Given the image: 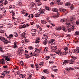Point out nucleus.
<instances>
[{
  "mask_svg": "<svg viewBox=\"0 0 79 79\" xmlns=\"http://www.w3.org/2000/svg\"><path fill=\"white\" fill-rule=\"evenodd\" d=\"M0 32H1V33H2L3 34L4 33V31L3 30H1Z\"/></svg>",
  "mask_w": 79,
  "mask_h": 79,
  "instance_id": "obj_48",
  "label": "nucleus"
},
{
  "mask_svg": "<svg viewBox=\"0 0 79 79\" xmlns=\"http://www.w3.org/2000/svg\"><path fill=\"white\" fill-rule=\"evenodd\" d=\"M50 5H54V2H52L50 3Z\"/></svg>",
  "mask_w": 79,
  "mask_h": 79,
  "instance_id": "obj_45",
  "label": "nucleus"
},
{
  "mask_svg": "<svg viewBox=\"0 0 79 79\" xmlns=\"http://www.w3.org/2000/svg\"><path fill=\"white\" fill-rule=\"evenodd\" d=\"M52 50H55L57 49V47L53 46L52 47Z\"/></svg>",
  "mask_w": 79,
  "mask_h": 79,
  "instance_id": "obj_9",
  "label": "nucleus"
},
{
  "mask_svg": "<svg viewBox=\"0 0 79 79\" xmlns=\"http://www.w3.org/2000/svg\"><path fill=\"white\" fill-rule=\"evenodd\" d=\"M4 57H6V58H5L6 60L7 61H10V57H8V56H5Z\"/></svg>",
  "mask_w": 79,
  "mask_h": 79,
  "instance_id": "obj_7",
  "label": "nucleus"
},
{
  "mask_svg": "<svg viewBox=\"0 0 79 79\" xmlns=\"http://www.w3.org/2000/svg\"><path fill=\"white\" fill-rule=\"evenodd\" d=\"M28 76H29V77H30V78L28 77V79H31V73H30V74H28Z\"/></svg>",
  "mask_w": 79,
  "mask_h": 79,
  "instance_id": "obj_39",
  "label": "nucleus"
},
{
  "mask_svg": "<svg viewBox=\"0 0 79 79\" xmlns=\"http://www.w3.org/2000/svg\"><path fill=\"white\" fill-rule=\"evenodd\" d=\"M70 21L72 23H73V20H74V18L73 17L70 18Z\"/></svg>",
  "mask_w": 79,
  "mask_h": 79,
  "instance_id": "obj_16",
  "label": "nucleus"
},
{
  "mask_svg": "<svg viewBox=\"0 0 79 79\" xmlns=\"http://www.w3.org/2000/svg\"><path fill=\"white\" fill-rule=\"evenodd\" d=\"M68 63H69V62H68L67 60H65L63 63V64H68Z\"/></svg>",
  "mask_w": 79,
  "mask_h": 79,
  "instance_id": "obj_22",
  "label": "nucleus"
},
{
  "mask_svg": "<svg viewBox=\"0 0 79 79\" xmlns=\"http://www.w3.org/2000/svg\"><path fill=\"white\" fill-rule=\"evenodd\" d=\"M69 5H70V2H68L66 3L65 6H69Z\"/></svg>",
  "mask_w": 79,
  "mask_h": 79,
  "instance_id": "obj_21",
  "label": "nucleus"
},
{
  "mask_svg": "<svg viewBox=\"0 0 79 79\" xmlns=\"http://www.w3.org/2000/svg\"><path fill=\"white\" fill-rule=\"evenodd\" d=\"M52 58L55 59V57H56V56L55 54H52Z\"/></svg>",
  "mask_w": 79,
  "mask_h": 79,
  "instance_id": "obj_15",
  "label": "nucleus"
},
{
  "mask_svg": "<svg viewBox=\"0 0 79 79\" xmlns=\"http://www.w3.org/2000/svg\"><path fill=\"white\" fill-rule=\"evenodd\" d=\"M54 40H51V45H55V43H54Z\"/></svg>",
  "mask_w": 79,
  "mask_h": 79,
  "instance_id": "obj_14",
  "label": "nucleus"
},
{
  "mask_svg": "<svg viewBox=\"0 0 79 79\" xmlns=\"http://www.w3.org/2000/svg\"><path fill=\"white\" fill-rule=\"evenodd\" d=\"M31 66L32 67V68H34V65L33 64H31Z\"/></svg>",
  "mask_w": 79,
  "mask_h": 79,
  "instance_id": "obj_47",
  "label": "nucleus"
},
{
  "mask_svg": "<svg viewBox=\"0 0 79 79\" xmlns=\"http://www.w3.org/2000/svg\"><path fill=\"white\" fill-rule=\"evenodd\" d=\"M22 63V64H21ZM20 64H21L22 65H23L24 64V63L22 61H20Z\"/></svg>",
  "mask_w": 79,
  "mask_h": 79,
  "instance_id": "obj_42",
  "label": "nucleus"
},
{
  "mask_svg": "<svg viewBox=\"0 0 79 79\" xmlns=\"http://www.w3.org/2000/svg\"><path fill=\"white\" fill-rule=\"evenodd\" d=\"M40 14L39 13H37L36 14H35V17H36V18H38V17H39V16H40Z\"/></svg>",
  "mask_w": 79,
  "mask_h": 79,
  "instance_id": "obj_11",
  "label": "nucleus"
},
{
  "mask_svg": "<svg viewBox=\"0 0 79 79\" xmlns=\"http://www.w3.org/2000/svg\"><path fill=\"white\" fill-rule=\"evenodd\" d=\"M35 52H37V53H40V50H39V49L37 48H35Z\"/></svg>",
  "mask_w": 79,
  "mask_h": 79,
  "instance_id": "obj_18",
  "label": "nucleus"
},
{
  "mask_svg": "<svg viewBox=\"0 0 79 79\" xmlns=\"http://www.w3.org/2000/svg\"><path fill=\"white\" fill-rule=\"evenodd\" d=\"M25 33H22V37H25Z\"/></svg>",
  "mask_w": 79,
  "mask_h": 79,
  "instance_id": "obj_35",
  "label": "nucleus"
},
{
  "mask_svg": "<svg viewBox=\"0 0 79 79\" xmlns=\"http://www.w3.org/2000/svg\"><path fill=\"white\" fill-rule=\"evenodd\" d=\"M42 9L41 8L40 9V10L39 11H40V13H41V14H44V11L43 10H41Z\"/></svg>",
  "mask_w": 79,
  "mask_h": 79,
  "instance_id": "obj_20",
  "label": "nucleus"
},
{
  "mask_svg": "<svg viewBox=\"0 0 79 79\" xmlns=\"http://www.w3.org/2000/svg\"><path fill=\"white\" fill-rule=\"evenodd\" d=\"M42 5V3H41L38 2L37 3V5H38V6H40V5Z\"/></svg>",
  "mask_w": 79,
  "mask_h": 79,
  "instance_id": "obj_43",
  "label": "nucleus"
},
{
  "mask_svg": "<svg viewBox=\"0 0 79 79\" xmlns=\"http://www.w3.org/2000/svg\"><path fill=\"white\" fill-rule=\"evenodd\" d=\"M57 2L59 3V5H63V3L60 2V1L58 0Z\"/></svg>",
  "mask_w": 79,
  "mask_h": 79,
  "instance_id": "obj_29",
  "label": "nucleus"
},
{
  "mask_svg": "<svg viewBox=\"0 0 79 79\" xmlns=\"http://www.w3.org/2000/svg\"><path fill=\"white\" fill-rule=\"evenodd\" d=\"M76 24L77 25H79V22L76 21Z\"/></svg>",
  "mask_w": 79,
  "mask_h": 79,
  "instance_id": "obj_52",
  "label": "nucleus"
},
{
  "mask_svg": "<svg viewBox=\"0 0 79 79\" xmlns=\"http://www.w3.org/2000/svg\"><path fill=\"white\" fill-rule=\"evenodd\" d=\"M69 63L70 64H73L74 63V60H73V59H72L70 60Z\"/></svg>",
  "mask_w": 79,
  "mask_h": 79,
  "instance_id": "obj_8",
  "label": "nucleus"
},
{
  "mask_svg": "<svg viewBox=\"0 0 79 79\" xmlns=\"http://www.w3.org/2000/svg\"><path fill=\"white\" fill-rule=\"evenodd\" d=\"M77 53H79V48L78 47H77Z\"/></svg>",
  "mask_w": 79,
  "mask_h": 79,
  "instance_id": "obj_33",
  "label": "nucleus"
},
{
  "mask_svg": "<svg viewBox=\"0 0 79 79\" xmlns=\"http://www.w3.org/2000/svg\"><path fill=\"white\" fill-rule=\"evenodd\" d=\"M64 51H68V48H66L64 49Z\"/></svg>",
  "mask_w": 79,
  "mask_h": 79,
  "instance_id": "obj_44",
  "label": "nucleus"
},
{
  "mask_svg": "<svg viewBox=\"0 0 79 79\" xmlns=\"http://www.w3.org/2000/svg\"><path fill=\"white\" fill-rule=\"evenodd\" d=\"M61 22L62 23H63L64 22V19H62L60 20Z\"/></svg>",
  "mask_w": 79,
  "mask_h": 79,
  "instance_id": "obj_54",
  "label": "nucleus"
},
{
  "mask_svg": "<svg viewBox=\"0 0 79 79\" xmlns=\"http://www.w3.org/2000/svg\"><path fill=\"white\" fill-rule=\"evenodd\" d=\"M3 24H0V28H2V27H3Z\"/></svg>",
  "mask_w": 79,
  "mask_h": 79,
  "instance_id": "obj_50",
  "label": "nucleus"
},
{
  "mask_svg": "<svg viewBox=\"0 0 79 79\" xmlns=\"http://www.w3.org/2000/svg\"><path fill=\"white\" fill-rule=\"evenodd\" d=\"M31 17L32 18H34V16H33V14H31Z\"/></svg>",
  "mask_w": 79,
  "mask_h": 79,
  "instance_id": "obj_57",
  "label": "nucleus"
},
{
  "mask_svg": "<svg viewBox=\"0 0 79 79\" xmlns=\"http://www.w3.org/2000/svg\"><path fill=\"white\" fill-rule=\"evenodd\" d=\"M66 24H67V25H70V23H66Z\"/></svg>",
  "mask_w": 79,
  "mask_h": 79,
  "instance_id": "obj_62",
  "label": "nucleus"
},
{
  "mask_svg": "<svg viewBox=\"0 0 79 79\" xmlns=\"http://www.w3.org/2000/svg\"><path fill=\"white\" fill-rule=\"evenodd\" d=\"M2 23H3V24H5V23H6V21L5 20H4L3 21H2Z\"/></svg>",
  "mask_w": 79,
  "mask_h": 79,
  "instance_id": "obj_53",
  "label": "nucleus"
},
{
  "mask_svg": "<svg viewBox=\"0 0 79 79\" xmlns=\"http://www.w3.org/2000/svg\"><path fill=\"white\" fill-rule=\"evenodd\" d=\"M45 8L46 10H48V11H49V10H50V8L49 7L46 6L45 7Z\"/></svg>",
  "mask_w": 79,
  "mask_h": 79,
  "instance_id": "obj_28",
  "label": "nucleus"
},
{
  "mask_svg": "<svg viewBox=\"0 0 79 79\" xmlns=\"http://www.w3.org/2000/svg\"><path fill=\"white\" fill-rule=\"evenodd\" d=\"M13 35H14V36H15V37H16L17 36H18V35L16 33H14Z\"/></svg>",
  "mask_w": 79,
  "mask_h": 79,
  "instance_id": "obj_32",
  "label": "nucleus"
},
{
  "mask_svg": "<svg viewBox=\"0 0 79 79\" xmlns=\"http://www.w3.org/2000/svg\"><path fill=\"white\" fill-rule=\"evenodd\" d=\"M26 27V24H24L22 26V28H25V27Z\"/></svg>",
  "mask_w": 79,
  "mask_h": 79,
  "instance_id": "obj_36",
  "label": "nucleus"
},
{
  "mask_svg": "<svg viewBox=\"0 0 79 79\" xmlns=\"http://www.w3.org/2000/svg\"><path fill=\"white\" fill-rule=\"evenodd\" d=\"M59 11H63L64 10V9H62V8H59Z\"/></svg>",
  "mask_w": 79,
  "mask_h": 79,
  "instance_id": "obj_31",
  "label": "nucleus"
},
{
  "mask_svg": "<svg viewBox=\"0 0 79 79\" xmlns=\"http://www.w3.org/2000/svg\"><path fill=\"white\" fill-rule=\"evenodd\" d=\"M1 64H5V59H2L0 61Z\"/></svg>",
  "mask_w": 79,
  "mask_h": 79,
  "instance_id": "obj_10",
  "label": "nucleus"
},
{
  "mask_svg": "<svg viewBox=\"0 0 79 79\" xmlns=\"http://www.w3.org/2000/svg\"><path fill=\"white\" fill-rule=\"evenodd\" d=\"M43 44L44 45H47V40H45L43 42Z\"/></svg>",
  "mask_w": 79,
  "mask_h": 79,
  "instance_id": "obj_12",
  "label": "nucleus"
},
{
  "mask_svg": "<svg viewBox=\"0 0 79 79\" xmlns=\"http://www.w3.org/2000/svg\"><path fill=\"white\" fill-rule=\"evenodd\" d=\"M68 31L69 32H71V28H69L68 29Z\"/></svg>",
  "mask_w": 79,
  "mask_h": 79,
  "instance_id": "obj_37",
  "label": "nucleus"
},
{
  "mask_svg": "<svg viewBox=\"0 0 79 79\" xmlns=\"http://www.w3.org/2000/svg\"><path fill=\"white\" fill-rule=\"evenodd\" d=\"M62 29L64 31H65V32H66V28H64V27H62Z\"/></svg>",
  "mask_w": 79,
  "mask_h": 79,
  "instance_id": "obj_26",
  "label": "nucleus"
},
{
  "mask_svg": "<svg viewBox=\"0 0 79 79\" xmlns=\"http://www.w3.org/2000/svg\"><path fill=\"white\" fill-rule=\"evenodd\" d=\"M56 30H59V31H60V30H61V27H58L57 28H56Z\"/></svg>",
  "mask_w": 79,
  "mask_h": 79,
  "instance_id": "obj_27",
  "label": "nucleus"
},
{
  "mask_svg": "<svg viewBox=\"0 0 79 79\" xmlns=\"http://www.w3.org/2000/svg\"><path fill=\"white\" fill-rule=\"evenodd\" d=\"M55 53H56V54H58L60 56H62L63 55H67L68 53V51H64L63 52V54L61 52V51L60 50H57V52H55Z\"/></svg>",
  "mask_w": 79,
  "mask_h": 79,
  "instance_id": "obj_1",
  "label": "nucleus"
},
{
  "mask_svg": "<svg viewBox=\"0 0 79 79\" xmlns=\"http://www.w3.org/2000/svg\"><path fill=\"white\" fill-rule=\"evenodd\" d=\"M9 10L10 11V13H12V16H13L14 15H15V12L13 11V9H12V6H10L9 7Z\"/></svg>",
  "mask_w": 79,
  "mask_h": 79,
  "instance_id": "obj_5",
  "label": "nucleus"
},
{
  "mask_svg": "<svg viewBox=\"0 0 79 79\" xmlns=\"http://www.w3.org/2000/svg\"><path fill=\"white\" fill-rule=\"evenodd\" d=\"M33 48V47L32 46H30L29 47V49L30 50H32V49Z\"/></svg>",
  "mask_w": 79,
  "mask_h": 79,
  "instance_id": "obj_46",
  "label": "nucleus"
},
{
  "mask_svg": "<svg viewBox=\"0 0 79 79\" xmlns=\"http://www.w3.org/2000/svg\"><path fill=\"white\" fill-rule=\"evenodd\" d=\"M40 40L39 39H36V40L35 42V43L36 44H39V40Z\"/></svg>",
  "mask_w": 79,
  "mask_h": 79,
  "instance_id": "obj_17",
  "label": "nucleus"
},
{
  "mask_svg": "<svg viewBox=\"0 0 79 79\" xmlns=\"http://www.w3.org/2000/svg\"><path fill=\"white\" fill-rule=\"evenodd\" d=\"M24 51L23 50V48H20L18 49V51L17 52L18 55H21L22 53L24 52Z\"/></svg>",
  "mask_w": 79,
  "mask_h": 79,
  "instance_id": "obj_3",
  "label": "nucleus"
},
{
  "mask_svg": "<svg viewBox=\"0 0 79 79\" xmlns=\"http://www.w3.org/2000/svg\"><path fill=\"white\" fill-rule=\"evenodd\" d=\"M73 52L74 53H76L77 52V48H76V49H73Z\"/></svg>",
  "mask_w": 79,
  "mask_h": 79,
  "instance_id": "obj_23",
  "label": "nucleus"
},
{
  "mask_svg": "<svg viewBox=\"0 0 79 79\" xmlns=\"http://www.w3.org/2000/svg\"><path fill=\"white\" fill-rule=\"evenodd\" d=\"M26 27H28L29 26V24H26Z\"/></svg>",
  "mask_w": 79,
  "mask_h": 79,
  "instance_id": "obj_60",
  "label": "nucleus"
},
{
  "mask_svg": "<svg viewBox=\"0 0 79 79\" xmlns=\"http://www.w3.org/2000/svg\"><path fill=\"white\" fill-rule=\"evenodd\" d=\"M71 29H72L73 30H74V29H76V28H75L74 26H72V27L71 28Z\"/></svg>",
  "mask_w": 79,
  "mask_h": 79,
  "instance_id": "obj_40",
  "label": "nucleus"
},
{
  "mask_svg": "<svg viewBox=\"0 0 79 79\" xmlns=\"http://www.w3.org/2000/svg\"><path fill=\"white\" fill-rule=\"evenodd\" d=\"M17 47V45H14V46L13 47L14 48H16Z\"/></svg>",
  "mask_w": 79,
  "mask_h": 79,
  "instance_id": "obj_55",
  "label": "nucleus"
},
{
  "mask_svg": "<svg viewBox=\"0 0 79 79\" xmlns=\"http://www.w3.org/2000/svg\"><path fill=\"white\" fill-rule=\"evenodd\" d=\"M7 3H8V2L6 1V0H5V2H4V4L5 5H6L7 4Z\"/></svg>",
  "mask_w": 79,
  "mask_h": 79,
  "instance_id": "obj_41",
  "label": "nucleus"
},
{
  "mask_svg": "<svg viewBox=\"0 0 79 79\" xmlns=\"http://www.w3.org/2000/svg\"><path fill=\"white\" fill-rule=\"evenodd\" d=\"M49 63H53V62L50 61H49Z\"/></svg>",
  "mask_w": 79,
  "mask_h": 79,
  "instance_id": "obj_63",
  "label": "nucleus"
},
{
  "mask_svg": "<svg viewBox=\"0 0 79 79\" xmlns=\"http://www.w3.org/2000/svg\"><path fill=\"white\" fill-rule=\"evenodd\" d=\"M70 8L72 10H73L74 9V7H73V6H71L70 7Z\"/></svg>",
  "mask_w": 79,
  "mask_h": 79,
  "instance_id": "obj_59",
  "label": "nucleus"
},
{
  "mask_svg": "<svg viewBox=\"0 0 79 79\" xmlns=\"http://www.w3.org/2000/svg\"><path fill=\"white\" fill-rule=\"evenodd\" d=\"M39 65L40 66H43V64H39Z\"/></svg>",
  "mask_w": 79,
  "mask_h": 79,
  "instance_id": "obj_64",
  "label": "nucleus"
},
{
  "mask_svg": "<svg viewBox=\"0 0 79 79\" xmlns=\"http://www.w3.org/2000/svg\"><path fill=\"white\" fill-rule=\"evenodd\" d=\"M42 39H45V40H47L48 37H47V36L45 35H44L42 37Z\"/></svg>",
  "mask_w": 79,
  "mask_h": 79,
  "instance_id": "obj_6",
  "label": "nucleus"
},
{
  "mask_svg": "<svg viewBox=\"0 0 79 79\" xmlns=\"http://www.w3.org/2000/svg\"><path fill=\"white\" fill-rule=\"evenodd\" d=\"M0 40H3V42L5 43V44H7L8 43H9V42L8 41V40H6L5 38H4L3 37H0Z\"/></svg>",
  "mask_w": 79,
  "mask_h": 79,
  "instance_id": "obj_4",
  "label": "nucleus"
},
{
  "mask_svg": "<svg viewBox=\"0 0 79 79\" xmlns=\"http://www.w3.org/2000/svg\"><path fill=\"white\" fill-rule=\"evenodd\" d=\"M50 56H48L45 57V59L46 60H48L49 58H50Z\"/></svg>",
  "mask_w": 79,
  "mask_h": 79,
  "instance_id": "obj_34",
  "label": "nucleus"
},
{
  "mask_svg": "<svg viewBox=\"0 0 79 79\" xmlns=\"http://www.w3.org/2000/svg\"><path fill=\"white\" fill-rule=\"evenodd\" d=\"M20 76H21V77H22V78H23L25 77V75H23L22 74H20Z\"/></svg>",
  "mask_w": 79,
  "mask_h": 79,
  "instance_id": "obj_38",
  "label": "nucleus"
},
{
  "mask_svg": "<svg viewBox=\"0 0 79 79\" xmlns=\"http://www.w3.org/2000/svg\"><path fill=\"white\" fill-rule=\"evenodd\" d=\"M41 79H46V78L44 76H42L41 77Z\"/></svg>",
  "mask_w": 79,
  "mask_h": 79,
  "instance_id": "obj_49",
  "label": "nucleus"
},
{
  "mask_svg": "<svg viewBox=\"0 0 79 79\" xmlns=\"http://www.w3.org/2000/svg\"><path fill=\"white\" fill-rule=\"evenodd\" d=\"M46 74H48V71L47 70H46Z\"/></svg>",
  "mask_w": 79,
  "mask_h": 79,
  "instance_id": "obj_58",
  "label": "nucleus"
},
{
  "mask_svg": "<svg viewBox=\"0 0 79 79\" xmlns=\"http://www.w3.org/2000/svg\"><path fill=\"white\" fill-rule=\"evenodd\" d=\"M76 12H78L77 13H78V14H79V10L77 9L76 10Z\"/></svg>",
  "mask_w": 79,
  "mask_h": 79,
  "instance_id": "obj_51",
  "label": "nucleus"
},
{
  "mask_svg": "<svg viewBox=\"0 0 79 79\" xmlns=\"http://www.w3.org/2000/svg\"><path fill=\"white\" fill-rule=\"evenodd\" d=\"M9 36L10 37H13V35L12 34L10 35Z\"/></svg>",
  "mask_w": 79,
  "mask_h": 79,
  "instance_id": "obj_61",
  "label": "nucleus"
},
{
  "mask_svg": "<svg viewBox=\"0 0 79 79\" xmlns=\"http://www.w3.org/2000/svg\"><path fill=\"white\" fill-rule=\"evenodd\" d=\"M25 56H26V58H29V55H27Z\"/></svg>",
  "mask_w": 79,
  "mask_h": 79,
  "instance_id": "obj_56",
  "label": "nucleus"
},
{
  "mask_svg": "<svg viewBox=\"0 0 79 79\" xmlns=\"http://www.w3.org/2000/svg\"><path fill=\"white\" fill-rule=\"evenodd\" d=\"M52 11L53 12H57V15L56 14L53 17V18H57L59 17V15H60V14L58 12V10L57 9H52Z\"/></svg>",
  "mask_w": 79,
  "mask_h": 79,
  "instance_id": "obj_2",
  "label": "nucleus"
},
{
  "mask_svg": "<svg viewBox=\"0 0 79 79\" xmlns=\"http://www.w3.org/2000/svg\"><path fill=\"white\" fill-rule=\"evenodd\" d=\"M75 35H79V31H76L75 32Z\"/></svg>",
  "mask_w": 79,
  "mask_h": 79,
  "instance_id": "obj_30",
  "label": "nucleus"
},
{
  "mask_svg": "<svg viewBox=\"0 0 79 79\" xmlns=\"http://www.w3.org/2000/svg\"><path fill=\"white\" fill-rule=\"evenodd\" d=\"M73 69L71 68H67L66 69V72L68 73V71H70V69L73 70Z\"/></svg>",
  "mask_w": 79,
  "mask_h": 79,
  "instance_id": "obj_13",
  "label": "nucleus"
},
{
  "mask_svg": "<svg viewBox=\"0 0 79 79\" xmlns=\"http://www.w3.org/2000/svg\"><path fill=\"white\" fill-rule=\"evenodd\" d=\"M31 6H32V7H33V6H35V3H34L32 2H31Z\"/></svg>",
  "mask_w": 79,
  "mask_h": 79,
  "instance_id": "obj_25",
  "label": "nucleus"
},
{
  "mask_svg": "<svg viewBox=\"0 0 79 79\" xmlns=\"http://www.w3.org/2000/svg\"><path fill=\"white\" fill-rule=\"evenodd\" d=\"M41 22L43 24H45L46 23L45 22L44 20H42L41 21Z\"/></svg>",
  "mask_w": 79,
  "mask_h": 79,
  "instance_id": "obj_24",
  "label": "nucleus"
},
{
  "mask_svg": "<svg viewBox=\"0 0 79 79\" xmlns=\"http://www.w3.org/2000/svg\"><path fill=\"white\" fill-rule=\"evenodd\" d=\"M22 37V39L23 40H22V41H23V42H24V41H26V40H26V37H25V36L23 37Z\"/></svg>",
  "mask_w": 79,
  "mask_h": 79,
  "instance_id": "obj_19",
  "label": "nucleus"
}]
</instances>
